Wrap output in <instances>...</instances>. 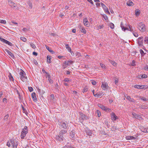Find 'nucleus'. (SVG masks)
Listing matches in <instances>:
<instances>
[{
    "instance_id": "obj_1",
    "label": "nucleus",
    "mask_w": 148,
    "mask_h": 148,
    "mask_svg": "<svg viewBox=\"0 0 148 148\" xmlns=\"http://www.w3.org/2000/svg\"><path fill=\"white\" fill-rule=\"evenodd\" d=\"M101 88L104 90L108 89L109 87L108 85V83L105 82H102Z\"/></svg>"
},
{
    "instance_id": "obj_2",
    "label": "nucleus",
    "mask_w": 148,
    "mask_h": 148,
    "mask_svg": "<svg viewBox=\"0 0 148 148\" xmlns=\"http://www.w3.org/2000/svg\"><path fill=\"white\" fill-rule=\"evenodd\" d=\"M22 72H20L21 79L23 82L27 81V77L25 76V74L23 70H21Z\"/></svg>"
},
{
    "instance_id": "obj_3",
    "label": "nucleus",
    "mask_w": 148,
    "mask_h": 148,
    "mask_svg": "<svg viewBox=\"0 0 148 148\" xmlns=\"http://www.w3.org/2000/svg\"><path fill=\"white\" fill-rule=\"evenodd\" d=\"M139 30L142 32H144L146 30L145 25L142 23H140L138 24Z\"/></svg>"
},
{
    "instance_id": "obj_4",
    "label": "nucleus",
    "mask_w": 148,
    "mask_h": 148,
    "mask_svg": "<svg viewBox=\"0 0 148 148\" xmlns=\"http://www.w3.org/2000/svg\"><path fill=\"white\" fill-rule=\"evenodd\" d=\"M10 142L13 147V148H17L18 143L17 142L16 140L12 139L11 140Z\"/></svg>"
},
{
    "instance_id": "obj_5",
    "label": "nucleus",
    "mask_w": 148,
    "mask_h": 148,
    "mask_svg": "<svg viewBox=\"0 0 148 148\" xmlns=\"http://www.w3.org/2000/svg\"><path fill=\"white\" fill-rule=\"evenodd\" d=\"M111 119L113 121H116L118 119V117L114 113L112 112L110 114Z\"/></svg>"
},
{
    "instance_id": "obj_6",
    "label": "nucleus",
    "mask_w": 148,
    "mask_h": 148,
    "mask_svg": "<svg viewBox=\"0 0 148 148\" xmlns=\"http://www.w3.org/2000/svg\"><path fill=\"white\" fill-rule=\"evenodd\" d=\"M101 4L105 12L106 13H108V14H110V13L108 11L107 8L106 6V5L103 3H101Z\"/></svg>"
},
{
    "instance_id": "obj_7",
    "label": "nucleus",
    "mask_w": 148,
    "mask_h": 148,
    "mask_svg": "<svg viewBox=\"0 0 148 148\" xmlns=\"http://www.w3.org/2000/svg\"><path fill=\"white\" fill-rule=\"evenodd\" d=\"M132 114L133 116V117L137 119H142V117L141 115L137 114H136L132 112Z\"/></svg>"
},
{
    "instance_id": "obj_8",
    "label": "nucleus",
    "mask_w": 148,
    "mask_h": 148,
    "mask_svg": "<svg viewBox=\"0 0 148 148\" xmlns=\"http://www.w3.org/2000/svg\"><path fill=\"white\" fill-rule=\"evenodd\" d=\"M83 23L84 25L87 27H88L90 26L89 22L88 21L87 19L86 18L84 19Z\"/></svg>"
},
{
    "instance_id": "obj_9",
    "label": "nucleus",
    "mask_w": 148,
    "mask_h": 148,
    "mask_svg": "<svg viewBox=\"0 0 148 148\" xmlns=\"http://www.w3.org/2000/svg\"><path fill=\"white\" fill-rule=\"evenodd\" d=\"M58 123L59 125L62 126V128H66L67 127V125L64 122L61 123L59 122Z\"/></svg>"
},
{
    "instance_id": "obj_10",
    "label": "nucleus",
    "mask_w": 148,
    "mask_h": 148,
    "mask_svg": "<svg viewBox=\"0 0 148 148\" xmlns=\"http://www.w3.org/2000/svg\"><path fill=\"white\" fill-rule=\"evenodd\" d=\"M138 43L139 46H142L143 44V39L142 37H139L138 40Z\"/></svg>"
},
{
    "instance_id": "obj_11",
    "label": "nucleus",
    "mask_w": 148,
    "mask_h": 148,
    "mask_svg": "<svg viewBox=\"0 0 148 148\" xmlns=\"http://www.w3.org/2000/svg\"><path fill=\"white\" fill-rule=\"evenodd\" d=\"M46 74H47L46 75V78H48V80L50 83H53V81L51 79L50 75L47 73H46Z\"/></svg>"
},
{
    "instance_id": "obj_12",
    "label": "nucleus",
    "mask_w": 148,
    "mask_h": 148,
    "mask_svg": "<svg viewBox=\"0 0 148 148\" xmlns=\"http://www.w3.org/2000/svg\"><path fill=\"white\" fill-rule=\"evenodd\" d=\"M8 3L9 5L11 7L13 8H15L16 7V5L15 4L10 0L8 1Z\"/></svg>"
},
{
    "instance_id": "obj_13",
    "label": "nucleus",
    "mask_w": 148,
    "mask_h": 148,
    "mask_svg": "<svg viewBox=\"0 0 148 148\" xmlns=\"http://www.w3.org/2000/svg\"><path fill=\"white\" fill-rule=\"evenodd\" d=\"M1 41L5 43L8 44L10 46H12V44L11 42L5 40L4 39H1Z\"/></svg>"
},
{
    "instance_id": "obj_14",
    "label": "nucleus",
    "mask_w": 148,
    "mask_h": 148,
    "mask_svg": "<svg viewBox=\"0 0 148 148\" xmlns=\"http://www.w3.org/2000/svg\"><path fill=\"white\" fill-rule=\"evenodd\" d=\"M32 96L33 99V100L35 102H36L37 101V98L36 97V93L35 92L33 93L32 94Z\"/></svg>"
},
{
    "instance_id": "obj_15",
    "label": "nucleus",
    "mask_w": 148,
    "mask_h": 148,
    "mask_svg": "<svg viewBox=\"0 0 148 148\" xmlns=\"http://www.w3.org/2000/svg\"><path fill=\"white\" fill-rule=\"evenodd\" d=\"M56 138L59 141H61L63 140L64 138L62 135H61L59 134V135L57 136Z\"/></svg>"
},
{
    "instance_id": "obj_16",
    "label": "nucleus",
    "mask_w": 148,
    "mask_h": 148,
    "mask_svg": "<svg viewBox=\"0 0 148 148\" xmlns=\"http://www.w3.org/2000/svg\"><path fill=\"white\" fill-rule=\"evenodd\" d=\"M80 118L83 120L84 119H87L88 118V117L85 116L84 114H83L82 113H81L80 114Z\"/></svg>"
},
{
    "instance_id": "obj_17",
    "label": "nucleus",
    "mask_w": 148,
    "mask_h": 148,
    "mask_svg": "<svg viewBox=\"0 0 148 148\" xmlns=\"http://www.w3.org/2000/svg\"><path fill=\"white\" fill-rule=\"evenodd\" d=\"M103 95L101 93L98 92L97 93L95 94L94 96L97 97H102Z\"/></svg>"
},
{
    "instance_id": "obj_18",
    "label": "nucleus",
    "mask_w": 148,
    "mask_h": 148,
    "mask_svg": "<svg viewBox=\"0 0 148 148\" xmlns=\"http://www.w3.org/2000/svg\"><path fill=\"white\" fill-rule=\"evenodd\" d=\"M126 4L129 6H132L134 5V3L131 1L130 0L128 1L127 2Z\"/></svg>"
},
{
    "instance_id": "obj_19",
    "label": "nucleus",
    "mask_w": 148,
    "mask_h": 148,
    "mask_svg": "<svg viewBox=\"0 0 148 148\" xmlns=\"http://www.w3.org/2000/svg\"><path fill=\"white\" fill-rule=\"evenodd\" d=\"M121 27L122 28V30H123L124 31H125V30H129L127 28L125 27L123 25V24L122 22H121Z\"/></svg>"
},
{
    "instance_id": "obj_20",
    "label": "nucleus",
    "mask_w": 148,
    "mask_h": 148,
    "mask_svg": "<svg viewBox=\"0 0 148 148\" xmlns=\"http://www.w3.org/2000/svg\"><path fill=\"white\" fill-rule=\"evenodd\" d=\"M22 132L27 134L28 132V129L27 126H25L24 128L23 129Z\"/></svg>"
},
{
    "instance_id": "obj_21",
    "label": "nucleus",
    "mask_w": 148,
    "mask_h": 148,
    "mask_svg": "<svg viewBox=\"0 0 148 148\" xmlns=\"http://www.w3.org/2000/svg\"><path fill=\"white\" fill-rule=\"evenodd\" d=\"M126 98L130 101L132 102H135V100H134L133 99L131 98L129 96H127Z\"/></svg>"
},
{
    "instance_id": "obj_22",
    "label": "nucleus",
    "mask_w": 148,
    "mask_h": 148,
    "mask_svg": "<svg viewBox=\"0 0 148 148\" xmlns=\"http://www.w3.org/2000/svg\"><path fill=\"white\" fill-rule=\"evenodd\" d=\"M126 138L127 140H129L131 139H136V138L132 136H127L126 137Z\"/></svg>"
},
{
    "instance_id": "obj_23",
    "label": "nucleus",
    "mask_w": 148,
    "mask_h": 148,
    "mask_svg": "<svg viewBox=\"0 0 148 148\" xmlns=\"http://www.w3.org/2000/svg\"><path fill=\"white\" fill-rule=\"evenodd\" d=\"M140 13V10L138 9H136L135 10V14L136 16H138Z\"/></svg>"
},
{
    "instance_id": "obj_24",
    "label": "nucleus",
    "mask_w": 148,
    "mask_h": 148,
    "mask_svg": "<svg viewBox=\"0 0 148 148\" xmlns=\"http://www.w3.org/2000/svg\"><path fill=\"white\" fill-rule=\"evenodd\" d=\"M66 131L62 130L60 132L59 134L61 135H62L63 136V134H66Z\"/></svg>"
},
{
    "instance_id": "obj_25",
    "label": "nucleus",
    "mask_w": 148,
    "mask_h": 148,
    "mask_svg": "<svg viewBox=\"0 0 148 148\" xmlns=\"http://www.w3.org/2000/svg\"><path fill=\"white\" fill-rule=\"evenodd\" d=\"M138 78L140 79H142V78H145L147 77V75L145 74L141 76V75H139L138 76Z\"/></svg>"
},
{
    "instance_id": "obj_26",
    "label": "nucleus",
    "mask_w": 148,
    "mask_h": 148,
    "mask_svg": "<svg viewBox=\"0 0 148 148\" xmlns=\"http://www.w3.org/2000/svg\"><path fill=\"white\" fill-rule=\"evenodd\" d=\"M110 62L111 63V64L114 66H116L117 65V63L114 61L110 60Z\"/></svg>"
},
{
    "instance_id": "obj_27",
    "label": "nucleus",
    "mask_w": 148,
    "mask_h": 148,
    "mask_svg": "<svg viewBox=\"0 0 148 148\" xmlns=\"http://www.w3.org/2000/svg\"><path fill=\"white\" fill-rule=\"evenodd\" d=\"M143 132H148V128H145L142 129L141 130Z\"/></svg>"
},
{
    "instance_id": "obj_28",
    "label": "nucleus",
    "mask_w": 148,
    "mask_h": 148,
    "mask_svg": "<svg viewBox=\"0 0 148 148\" xmlns=\"http://www.w3.org/2000/svg\"><path fill=\"white\" fill-rule=\"evenodd\" d=\"M148 88V86L147 85H141V89H145Z\"/></svg>"
},
{
    "instance_id": "obj_29",
    "label": "nucleus",
    "mask_w": 148,
    "mask_h": 148,
    "mask_svg": "<svg viewBox=\"0 0 148 148\" xmlns=\"http://www.w3.org/2000/svg\"><path fill=\"white\" fill-rule=\"evenodd\" d=\"M98 106L101 108V109H103V110H106V107L105 106H103L102 105H101L100 104H99L98 105Z\"/></svg>"
},
{
    "instance_id": "obj_30",
    "label": "nucleus",
    "mask_w": 148,
    "mask_h": 148,
    "mask_svg": "<svg viewBox=\"0 0 148 148\" xmlns=\"http://www.w3.org/2000/svg\"><path fill=\"white\" fill-rule=\"evenodd\" d=\"M47 61L49 63H50L51 62V58L50 56H47Z\"/></svg>"
},
{
    "instance_id": "obj_31",
    "label": "nucleus",
    "mask_w": 148,
    "mask_h": 148,
    "mask_svg": "<svg viewBox=\"0 0 148 148\" xmlns=\"http://www.w3.org/2000/svg\"><path fill=\"white\" fill-rule=\"evenodd\" d=\"M109 26L110 27V28L112 29H113L114 28V25L113 23H110L109 24Z\"/></svg>"
},
{
    "instance_id": "obj_32",
    "label": "nucleus",
    "mask_w": 148,
    "mask_h": 148,
    "mask_svg": "<svg viewBox=\"0 0 148 148\" xmlns=\"http://www.w3.org/2000/svg\"><path fill=\"white\" fill-rule=\"evenodd\" d=\"M80 31L82 32L84 34H86V30L83 27L81 29H80Z\"/></svg>"
},
{
    "instance_id": "obj_33",
    "label": "nucleus",
    "mask_w": 148,
    "mask_h": 148,
    "mask_svg": "<svg viewBox=\"0 0 148 148\" xmlns=\"http://www.w3.org/2000/svg\"><path fill=\"white\" fill-rule=\"evenodd\" d=\"M26 134H25L24 133H23V132H21V138L22 139L24 138Z\"/></svg>"
},
{
    "instance_id": "obj_34",
    "label": "nucleus",
    "mask_w": 148,
    "mask_h": 148,
    "mask_svg": "<svg viewBox=\"0 0 148 148\" xmlns=\"http://www.w3.org/2000/svg\"><path fill=\"white\" fill-rule=\"evenodd\" d=\"M7 53L12 58H14V56L13 54L10 51H9Z\"/></svg>"
},
{
    "instance_id": "obj_35",
    "label": "nucleus",
    "mask_w": 148,
    "mask_h": 148,
    "mask_svg": "<svg viewBox=\"0 0 148 148\" xmlns=\"http://www.w3.org/2000/svg\"><path fill=\"white\" fill-rule=\"evenodd\" d=\"M66 48L68 49V51H71V48L69 47V45L68 44L66 45Z\"/></svg>"
},
{
    "instance_id": "obj_36",
    "label": "nucleus",
    "mask_w": 148,
    "mask_h": 148,
    "mask_svg": "<svg viewBox=\"0 0 148 148\" xmlns=\"http://www.w3.org/2000/svg\"><path fill=\"white\" fill-rule=\"evenodd\" d=\"M88 88L86 86L84 87V88L83 89L82 92L83 93H84L85 92H87L88 91Z\"/></svg>"
},
{
    "instance_id": "obj_37",
    "label": "nucleus",
    "mask_w": 148,
    "mask_h": 148,
    "mask_svg": "<svg viewBox=\"0 0 148 148\" xmlns=\"http://www.w3.org/2000/svg\"><path fill=\"white\" fill-rule=\"evenodd\" d=\"M73 62L71 60H68L67 61V64L69 66L70 64H72Z\"/></svg>"
},
{
    "instance_id": "obj_38",
    "label": "nucleus",
    "mask_w": 148,
    "mask_h": 148,
    "mask_svg": "<svg viewBox=\"0 0 148 148\" xmlns=\"http://www.w3.org/2000/svg\"><path fill=\"white\" fill-rule=\"evenodd\" d=\"M30 45L32 47V48H33L34 49H35L36 48V47L35 45L34 44H33L32 43H30Z\"/></svg>"
},
{
    "instance_id": "obj_39",
    "label": "nucleus",
    "mask_w": 148,
    "mask_h": 148,
    "mask_svg": "<svg viewBox=\"0 0 148 148\" xmlns=\"http://www.w3.org/2000/svg\"><path fill=\"white\" fill-rule=\"evenodd\" d=\"M96 113L97 114L98 117H99L101 115V113L99 111V110H97L96 111Z\"/></svg>"
},
{
    "instance_id": "obj_40",
    "label": "nucleus",
    "mask_w": 148,
    "mask_h": 148,
    "mask_svg": "<svg viewBox=\"0 0 148 148\" xmlns=\"http://www.w3.org/2000/svg\"><path fill=\"white\" fill-rule=\"evenodd\" d=\"M134 87L137 89H140L141 85H136L134 86Z\"/></svg>"
},
{
    "instance_id": "obj_41",
    "label": "nucleus",
    "mask_w": 148,
    "mask_h": 148,
    "mask_svg": "<svg viewBox=\"0 0 148 148\" xmlns=\"http://www.w3.org/2000/svg\"><path fill=\"white\" fill-rule=\"evenodd\" d=\"M103 17L104 18V19H105V20L108 21V18L107 16L106 15H103Z\"/></svg>"
},
{
    "instance_id": "obj_42",
    "label": "nucleus",
    "mask_w": 148,
    "mask_h": 148,
    "mask_svg": "<svg viewBox=\"0 0 148 148\" xmlns=\"http://www.w3.org/2000/svg\"><path fill=\"white\" fill-rule=\"evenodd\" d=\"M70 136L71 137L73 138L74 137V133L73 131L71 132L70 133Z\"/></svg>"
},
{
    "instance_id": "obj_43",
    "label": "nucleus",
    "mask_w": 148,
    "mask_h": 148,
    "mask_svg": "<svg viewBox=\"0 0 148 148\" xmlns=\"http://www.w3.org/2000/svg\"><path fill=\"white\" fill-rule=\"evenodd\" d=\"M9 77L10 79V80H11H11H12V81L14 79H13V77L11 75V73L10 74V75H9Z\"/></svg>"
},
{
    "instance_id": "obj_44",
    "label": "nucleus",
    "mask_w": 148,
    "mask_h": 148,
    "mask_svg": "<svg viewBox=\"0 0 148 148\" xmlns=\"http://www.w3.org/2000/svg\"><path fill=\"white\" fill-rule=\"evenodd\" d=\"M75 54L76 55V56H78V57H80L82 56L81 53L79 52H77L75 53Z\"/></svg>"
},
{
    "instance_id": "obj_45",
    "label": "nucleus",
    "mask_w": 148,
    "mask_h": 148,
    "mask_svg": "<svg viewBox=\"0 0 148 148\" xmlns=\"http://www.w3.org/2000/svg\"><path fill=\"white\" fill-rule=\"evenodd\" d=\"M23 41L25 42L26 40V39L23 37H21L20 38Z\"/></svg>"
},
{
    "instance_id": "obj_46",
    "label": "nucleus",
    "mask_w": 148,
    "mask_h": 148,
    "mask_svg": "<svg viewBox=\"0 0 148 148\" xmlns=\"http://www.w3.org/2000/svg\"><path fill=\"white\" fill-rule=\"evenodd\" d=\"M0 23H1L5 24L6 23V21H5V20H1Z\"/></svg>"
},
{
    "instance_id": "obj_47",
    "label": "nucleus",
    "mask_w": 148,
    "mask_h": 148,
    "mask_svg": "<svg viewBox=\"0 0 148 148\" xmlns=\"http://www.w3.org/2000/svg\"><path fill=\"white\" fill-rule=\"evenodd\" d=\"M140 99L141 100L145 101H147L148 100V99L145 97H142V98L140 97Z\"/></svg>"
},
{
    "instance_id": "obj_48",
    "label": "nucleus",
    "mask_w": 148,
    "mask_h": 148,
    "mask_svg": "<svg viewBox=\"0 0 148 148\" xmlns=\"http://www.w3.org/2000/svg\"><path fill=\"white\" fill-rule=\"evenodd\" d=\"M9 115L8 114H7L4 117V120H7L9 117Z\"/></svg>"
},
{
    "instance_id": "obj_49",
    "label": "nucleus",
    "mask_w": 148,
    "mask_h": 148,
    "mask_svg": "<svg viewBox=\"0 0 148 148\" xmlns=\"http://www.w3.org/2000/svg\"><path fill=\"white\" fill-rule=\"evenodd\" d=\"M28 5H29V8L31 9H32V3L31 2H30V1H29L28 2Z\"/></svg>"
},
{
    "instance_id": "obj_50",
    "label": "nucleus",
    "mask_w": 148,
    "mask_h": 148,
    "mask_svg": "<svg viewBox=\"0 0 148 148\" xmlns=\"http://www.w3.org/2000/svg\"><path fill=\"white\" fill-rule=\"evenodd\" d=\"M104 26L103 25H99L98 26V29H101Z\"/></svg>"
},
{
    "instance_id": "obj_51",
    "label": "nucleus",
    "mask_w": 148,
    "mask_h": 148,
    "mask_svg": "<svg viewBox=\"0 0 148 148\" xmlns=\"http://www.w3.org/2000/svg\"><path fill=\"white\" fill-rule=\"evenodd\" d=\"M119 82V80L117 78H116L115 79V83L116 84H117Z\"/></svg>"
},
{
    "instance_id": "obj_52",
    "label": "nucleus",
    "mask_w": 148,
    "mask_h": 148,
    "mask_svg": "<svg viewBox=\"0 0 148 148\" xmlns=\"http://www.w3.org/2000/svg\"><path fill=\"white\" fill-rule=\"evenodd\" d=\"M100 66H101V67L102 68H103H103H104V69H106V66H105L103 64L101 63L100 64Z\"/></svg>"
},
{
    "instance_id": "obj_53",
    "label": "nucleus",
    "mask_w": 148,
    "mask_h": 148,
    "mask_svg": "<svg viewBox=\"0 0 148 148\" xmlns=\"http://www.w3.org/2000/svg\"><path fill=\"white\" fill-rule=\"evenodd\" d=\"M28 89L29 91L30 92L32 91L33 90V88L31 87H29Z\"/></svg>"
},
{
    "instance_id": "obj_54",
    "label": "nucleus",
    "mask_w": 148,
    "mask_h": 148,
    "mask_svg": "<svg viewBox=\"0 0 148 148\" xmlns=\"http://www.w3.org/2000/svg\"><path fill=\"white\" fill-rule=\"evenodd\" d=\"M140 52L141 55H142V56H143L144 54L143 51L142 50L140 49Z\"/></svg>"
},
{
    "instance_id": "obj_55",
    "label": "nucleus",
    "mask_w": 148,
    "mask_h": 148,
    "mask_svg": "<svg viewBox=\"0 0 148 148\" xmlns=\"http://www.w3.org/2000/svg\"><path fill=\"white\" fill-rule=\"evenodd\" d=\"M144 69L145 70L148 71V65H146L145 66Z\"/></svg>"
},
{
    "instance_id": "obj_56",
    "label": "nucleus",
    "mask_w": 148,
    "mask_h": 148,
    "mask_svg": "<svg viewBox=\"0 0 148 148\" xmlns=\"http://www.w3.org/2000/svg\"><path fill=\"white\" fill-rule=\"evenodd\" d=\"M135 61L134 60H133L132 61V63L131 64V65L132 66H135L136 64H135Z\"/></svg>"
},
{
    "instance_id": "obj_57",
    "label": "nucleus",
    "mask_w": 148,
    "mask_h": 148,
    "mask_svg": "<svg viewBox=\"0 0 148 148\" xmlns=\"http://www.w3.org/2000/svg\"><path fill=\"white\" fill-rule=\"evenodd\" d=\"M92 83L93 85H95L96 84V82L94 80H92Z\"/></svg>"
},
{
    "instance_id": "obj_58",
    "label": "nucleus",
    "mask_w": 148,
    "mask_h": 148,
    "mask_svg": "<svg viewBox=\"0 0 148 148\" xmlns=\"http://www.w3.org/2000/svg\"><path fill=\"white\" fill-rule=\"evenodd\" d=\"M68 65H66V64H63V69H65V68H66L67 66H68Z\"/></svg>"
},
{
    "instance_id": "obj_59",
    "label": "nucleus",
    "mask_w": 148,
    "mask_h": 148,
    "mask_svg": "<svg viewBox=\"0 0 148 148\" xmlns=\"http://www.w3.org/2000/svg\"><path fill=\"white\" fill-rule=\"evenodd\" d=\"M144 41L145 42L148 43V38H145Z\"/></svg>"
},
{
    "instance_id": "obj_60",
    "label": "nucleus",
    "mask_w": 148,
    "mask_h": 148,
    "mask_svg": "<svg viewBox=\"0 0 148 148\" xmlns=\"http://www.w3.org/2000/svg\"><path fill=\"white\" fill-rule=\"evenodd\" d=\"M3 102H5V103L7 102V100L5 98H4L3 99Z\"/></svg>"
},
{
    "instance_id": "obj_61",
    "label": "nucleus",
    "mask_w": 148,
    "mask_h": 148,
    "mask_svg": "<svg viewBox=\"0 0 148 148\" xmlns=\"http://www.w3.org/2000/svg\"><path fill=\"white\" fill-rule=\"evenodd\" d=\"M46 48L47 49V50H48L49 51H50V52H53V51H51V50H49V47H48L47 46V47H46Z\"/></svg>"
},
{
    "instance_id": "obj_62",
    "label": "nucleus",
    "mask_w": 148,
    "mask_h": 148,
    "mask_svg": "<svg viewBox=\"0 0 148 148\" xmlns=\"http://www.w3.org/2000/svg\"><path fill=\"white\" fill-rule=\"evenodd\" d=\"M58 58L59 59H61V58H64V56H58Z\"/></svg>"
},
{
    "instance_id": "obj_63",
    "label": "nucleus",
    "mask_w": 148,
    "mask_h": 148,
    "mask_svg": "<svg viewBox=\"0 0 148 148\" xmlns=\"http://www.w3.org/2000/svg\"><path fill=\"white\" fill-rule=\"evenodd\" d=\"M141 108L143 109H146L147 107V106H143L141 107Z\"/></svg>"
},
{
    "instance_id": "obj_64",
    "label": "nucleus",
    "mask_w": 148,
    "mask_h": 148,
    "mask_svg": "<svg viewBox=\"0 0 148 148\" xmlns=\"http://www.w3.org/2000/svg\"><path fill=\"white\" fill-rule=\"evenodd\" d=\"M10 143L9 142H8L7 143V145L8 146V147H10Z\"/></svg>"
}]
</instances>
